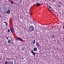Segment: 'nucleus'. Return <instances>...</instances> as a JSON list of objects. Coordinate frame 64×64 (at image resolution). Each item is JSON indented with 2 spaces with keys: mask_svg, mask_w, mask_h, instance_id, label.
I'll return each instance as SVG.
<instances>
[{
  "mask_svg": "<svg viewBox=\"0 0 64 64\" xmlns=\"http://www.w3.org/2000/svg\"><path fill=\"white\" fill-rule=\"evenodd\" d=\"M63 28L64 29V26H63Z\"/></svg>",
  "mask_w": 64,
  "mask_h": 64,
  "instance_id": "nucleus-27",
  "label": "nucleus"
},
{
  "mask_svg": "<svg viewBox=\"0 0 64 64\" xmlns=\"http://www.w3.org/2000/svg\"><path fill=\"white\" fill-rule=\"evenodd\" d=\"M48 7L50 8H51V7H50V6H48Z\"/></svg>",
  "mask_w": 64,
  "mask_h": 64,
  "instance_id": "nucleus-19",
  "label": "nucleus"
},
{
  "mask_svg": "<svg viewBox=\"0 0 64 64\" xmlns=\"http://www.w3.org/2000/svg\"><path fill=\"white\" fill-rule=\"evenodd\" d=\"M48 9L49 11H51V10H50L49 8H48Z\"/></svg>",
  "mask_w": 64,
  "mask_h": 64,
  "instance_id": "nucleus-21",
  "label": "nucleus"
},
{
  "mask_svg": "<svg viewBox=\"0 0 64 64\" xmlns=\"http://www.w3.org/2000/svg\"><path fill=\"white\" fill-rule=\"evenodd\" d=\"M52 37L53 38H55V36L54 35H52Z\"/></svg>",
  "mask_w": 64,
  "mask_h": 64,
  "instance_id": "nucleus-11",
  "label": "nucleus"
},
{
  "mask_svg": "<svg viewBox=\"0 0 64 64\" xmlns=\"http://www.w3.org/2000/svg\"><path fill=\"white\" fill-rule=\"evenodd\" d=\"M34 26H30L29 28L30 31H33L34 30Z\"/></svg>",
  "mask_w": 64,
  "mask_h": 64,
  "instance_id": "nucleus-1",
  "label": "nucleus"
},
{
  "mask_svg": "<svg viewBox=\"0 0 64 64\" xmlns=\"http://www.w3.org/2000/svg\"><path fill=\"white\" fill-rule=\"evenodd\" d=\"M24 50V48H23V50Z\"/></svg>",
  "mask_w": 64,
  "mask_h": 64,
  "instance_id": "nucleus-26",
  "label": "nucleus"
},
{
  "mask_svg": "<svg viewBox=\"0 0 64 64\" xmlns=\"http://www.w3.org/2000/svg\"><path fill=\"white\" fill-rule=\"evenodd\" d=\"M11 42V41H10V40H9L8 41V43H10V42Z\"/></svg>",
  "mask_w": 64,
  "mask_h": 64,
  "instance_id": "nucleus-10",
  "label": "nucleus"
},
{
  "mask_svg": "<svg viewBox=\"0 0 64 64\" xmlns=\"http://www.w3.org/2000/svg\"><path fill=\"white\" fill-rule=\"evenodd\" d=\"M30 15H32V14H30Z\"/></svg>",
  "mask_w": 64,
  "mask_h": 64,
  "instance_id": "nucleus-24",
  "label": "nucleus"
},
{
  "mask_svg": "<svg viewBox=\"0 0 64 64\" xmlns=\"http://www.w3.org/2000/svg\"><path fill=\"white\" fill-rule=\"evenodd\" d=\"M6 38L7 39H8V38H8V37H6Z\"/></svg>",
  "mask_w": 64,
  "mask_h": 64,
  "instance_id": "nucleus-20",
  "label": "nucleus"
},
{
  "mask_svg": "<svg viewBox=\"0 0 64 64\" xmlns=\"http://www.w3.org/2000/svg\"><path fill=\"white\" fill-rule=\"evenodd\" d=\"M35 43V41L34 40L32 41V44H34Z\"/></svg>",
  "mask_w": 64,
  "mask_h": 64,
  "instance_id": "nucleus-7",
  "label": "nucleus"
},
{
  "mask_svg": "<svg viewBox=\"0 0 64 64\" xmlns=\"http://www.w3.org/2000/svg\"><path fill=\"white\" fill-rule=\"evenodd\" d=\"M0 59H1V58H0Z\"/></svg>",
  "mask_w": 64,
  "mask_h": 64,
  "instance_id": "nucleus-28",
  "label": "nucleus"
},
{
  "mask_svg": "<svg viewBox=\"0 0 64 64\" xmlns=\"http://www.w3.org/2000/svg\"><path fill=\"white\" fill-rule=\"evenodd\" d=\"M36 46H38L39 45V43L37 42H36Z\"/></svg>",
  "mask_w": 64,
  "mask_h": 64,
  "instance_id": "nucleus-9",
  "label": "nucleus"
},
{
  "mask_svg": "<svg viewBox=\"0 0 64 64\" xmlns=\"http://www.w3.org/2000/svg\"><path fill=\"white\" fill-rule=\"evenodd\" d=\"M5 64H8V62H7V61H6V62H5Z\"/></svg>",
  "mask_w": 64,
  "mask_h": 64,
  "instance_id": "nucleus-12",
  "label": "nucleus"
},
{
  "mask_svg": "<svg viewBox=\"0 0 64 64\" xmlns=\"http://www.w3.org/2000/svg\"><path fill=\"white\" fill-rule=\"evenodd\" d=\"M9 63H10V64H13V62H9Z\"/></svg>",
  "mask_w": 64,
  "mask_h": 64,
  "instance_id": "nucleus-13",
  "label": "nucleus"
},
{
  "mask_svg": "<svg viewBox=\"0 0 64 64\" xmlns=\"http://www.w3.org/2000/svg\"><path fill=\"white\" fill-rule=\"evenodd\" d=\"M10 30L12 32H14V29L12 28H10Z\"/></svg>",
  "mask_w": 64,
  "mask_h": 64,
  "instance_id": "nucleus-4",
  "label": "nucleus"
},
{
  "mask_svg": "<svg viewBox=\"0 0 64 64\" xmlns=\"http://www.w3.org/2000/svg\"><path fill=\"white\" fill-rule=\"evenodd\" d=\"M10 10H8L7 12H6V13H7V14H9L10 13Z\"/></svg>",
  "mask_w": 64,
  "mask_h": 64,
  "instance_id": "nucleus-8",
  "label": "nucleus"
},
{
  "mask_svg": "<svg viewBox=\"0 0 64 64\" xmlns=\"http://www.w3.org/2000/svg\"><path fill=\"white\" fill-rule=\"evenodd\" d=\"M31 52L32 53V54H33V55H34V56H35V55H36V53H34V52H33V50H32Z\"/></svg>",
  "mask_w": 64,
  "mask_h": 64,
  "instance_id": "nucleus-5",
  "label": "nucleus"
},
{
  "mask_svg": "<svg viewBox=\"0 0 64 64\" xmlns=\"http://www.w3.org/2000/svg\"><path fill=\"white\" fill-rule=\"evenodd\" d=\"M6 26H7V25H8V24H7V23L6 22Z\"/></svg>",
  "mask_w": 64,
  "mask_h": 64,
  "instance_id": "nucleus-16",
  "label": "nucleus"
},
{
  "mask_svg": "<svg viewBox=\"0 0 64 64\" xmlns=\"http://www.w3.org/2000/svg\"><path fill=\"white\" fill-rule=\"evenodd\" d=\"M22 0H20V3H21V2H22Z\"/></svg>",
  "mask_w": 64,
  "mask_h": 64,
  "instance_id": "nucleus-22",
  "label": "nucleus"
},
{
  "mask_svg": "<svg viewBox=\"0 0 64 64\" xmlns=\"http://www.w3.org/2000/svg\"><path fill=\"white\" fill-rule=\"evenodd\" d=\"M58 6L59 7H61V6L60 4H58Z\"/></svg>",
  "mask_w": 64,
  "mask_h": 64,
  "instance_id": "nucleus-14",
  "label": "nucleus"
},
{
  "mask_svg": "<svg viewBox=\"0 0 64 64\" xmlns=\"http://www.w3.org/2000/svg\"><path fill=\"white\" fill-rule=\"evenodd\" d=\"M17 40H20V41H23V40L21 38H18L16 39Z\"/></svg>",
  "mask_w": 64,
  "mask_h": 64,
  "instance_id": "nucleus-2",
  "label": "nucleus"
},
{
  "mask_svg": "<svg viewBox=\"0 0 64 64\" xmlns=\"http://www.w3.org/2000/svg\"><path fill=\"white\" fill-rule=\"evenodd\" d=\"M23 18V17H22V18Z\"/></svg>",
  "mask_w": 64,
  "mask_h": 64,
  "instance_id": "nucleus-25",
  "label": "nucleus"
},
{
  "mask_svg": "<svg viewBox=\"0 0 64 64\" xmlns=\"http://www.w3.org/2000/svg\"><path fill=\"white\" fill-rule=\"evenodd\" d=\"M10 30L8 29V32H10Z\"/></svg>",
  "mask_w": 64,
  "mask_h": 64,
  "instance_id": "nucleus-17",
  "label": "nucleus"
},
{
  "mask_svg": "<svg viewBox=\"0 0 64 64\" xmlns=\"http://www.w3.org/2000/svg\"><path fill=\"white\" fill-rule=\"evenodd\" d=\"M53 1H54V0H53Z\"/></svg>",
  "mask_w": 64,
  "mask_h": 64,
  "instance_id": "nucleus-29",
  "label": "nucleus"
},
{
  "mask_svg": "<svg viewBox=\"0 0 64 64\" xmlns=\"http://www.w3.org/2000/svg\"><path fill=\"white\" fill-rule=\"evenodd\" d=\"M38 47V48H39V47H40V46L39 45L38 46H37Z\"/></svg>",
  "mask_w": 64,
  "mask_h": 64,
  "instance_id": "nucleus-15",
  "label": "nucleus"
},
{
  "mask_svg": "<svg viewBox=\"0 0 64 64\" xmlns=\"http://www.w3.org/2000/svg\"><path fill=\"white\" fill-rule=\"evenodd\" d=\"M10 2L11 3H12V4H13V2Z\"/></svg>",
  "mask_w": 64,
  "mask_h": 64,
  "instance_id": "nucleus-18",
  "label": "nucleus"
},
{
  "mask_svg": "<svg viewBox=\"0 0 64 64\" xmlns=\"http://www.w3.org/2000/svg\"><path fill=\"white\" fill-rule=\"evenodd\" d=\"M36 5L37 6H40V3H39L38 2H37L36 3Z\"/></svg>",
  "mask_w": 64,
  "mask_h": 64,
  "instance_id": "nucleus-6",
  "label": "nucleus"
},
{
  "mask_svg": "<svg viewBox=\"0 0 64 64\" xmlns=\"http://www.w3.org/2000/svg\"><path fill=\"white\" fill-rule=\"evenodd\" d=\"M37 48H34V51H35V52L36 51H37Z\"/></svg>",
  "mask_w": 64,
  "mask_h": 64,
  "instance_id": "nucleus-3",
  "label": "nucleus"
},
{
  "mask_svg": "<svg viewBox=\"0 0 64 64\" xmlns=\"http://www.w3.org/2000/svg\"><path fill=\"white\" fill-rule=\"evenodd\" d=\"M59 2L60 4H61V2Z\"/></svg>",
  "mask_w": 64,
  "mask_h": 64,
  "instance_id": "nucleus-23",
  "label": "nucleus"
}]
</instances>
